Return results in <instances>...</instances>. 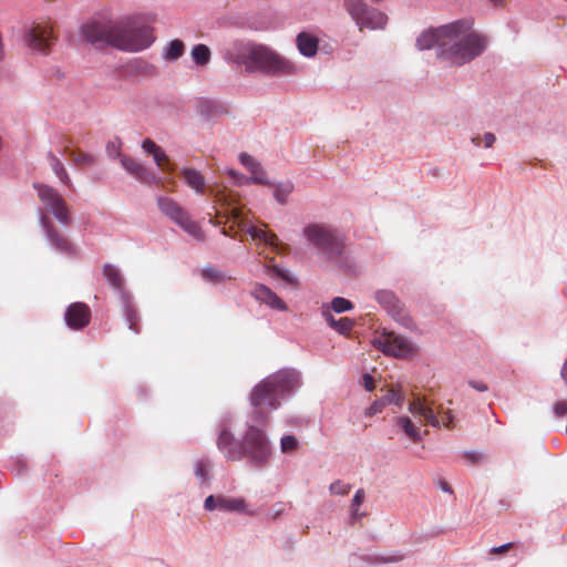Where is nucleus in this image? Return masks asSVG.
Segmentation results:
<instances>
[{"instance_id": "bb28decb", "label": "nucleus", "mask_w": 567, "mask_h": 567, "mask_svg": "<svg viewBox=\"0 0 567 567\" xmlns=\"http://www.w3.org/2000/svg\"><path fill=\"white\" fill-rule=\"evenodd\" d=\"M63 152L69 154L71 161L75 166L85 167L91 166L95 163V158L92 155L83 153L81 151L69 150V145L64 146Z\"/></svg>"}, {"instance_id": "864d4df0", "label": "nucleus", "mask_w": 567, "mask_h": 567, "mask_svg": "<svg viewBox=\"0 0 567 567\" xmlns=\"http://www.w3.org/2000/svg\"><path fill=\"white\" fill-rule=\"evenodd\" d=\"M471 141L475 146H480L482 138L480 136H473Z\"/></svg>"}, {"instance_id": "412c9836", "label": "nucleus", "mask_w": 567, "mask_h": 567, "mask_svg": "<svg viewBox=\"0 0 567 567\" xmlns=\"http://www.w3.org/2000/svg\"><path fill=\"white\" fill-rule=\"evenodd\" d=\"M296 43L302 55L312 58L318 51L319 39L309 32H300L296 38Z\"/></svg>"}, {"instance_id": "4be33fe9", "label": "nucleus", "mask_w": 567, "mask_h": 567, "mask_svg": "<svg viewBox=\"0 0 567 567\" xmlns=\"http://www.w3.org/2000/svg\"><path fill=\"white\" fill-rule=\"evenodd\" d=\"M217 502L220 511L225 512H239L248 515H256L255 512L247 509V505L244 498H233L223 495L217 496Z\"/></svg>"}, {"instance_id": "9d476101", "label": "nucleus", "mask_w": 567, "mask_h": 567, "mask_svg": "<svg viewBox=\"0 0 567 567\" xmlns=\"http://www.w3.org/2000/svg\"><path fill=\"white\" fill-rule=\"evenodd\" d=\"M409 411L414 415L423 417L427 424L434 427L441 425L447 429L453 427V415L451 411H444L441 405L437 408V411H435L432 406V402L430 403L425 396L413 394V399L409 403Z\"/></svg>"}, {"instance_id": "2f4dec72", "label": "nucleus", "mask_w": 567, "mask_h": 567, "mask_svg": "<svg viewBox=\"0 0 567 567\" xmlns=\"http://www.w3.org/2000/svg\"><path fill=\"white\" fill-rule=\"evenodd\" d=\"M405 558V554L396 550L388 555H378L370 557L368 560L372 564H395L400 563Z\"/></svg>"}, {"instance_id": "5fc2aeb1", "label": "nucleus", "mask_w": 567, "mask_h": 567, "mask_svg": "<svg viewBox=\"0 0 567 567\" xmlns=\"http://www.w3.org/2000/svg\"><path fill=\"white\" fill-rule=\"evenodd\" d=\"M230 230H233V226H230L228 230L224 229L223 234L226 235V236H230Z\"/></svg>"}, {"instance_id": "7ed1b4c3", "label": "nucleus", "mask_w": 567, "mask_h": 567, "mask_svg": "<svg viewBox=\"0 0 567 567\" xmlns=\"http://www.w3.org/2000/svg\"><path fill=\"white\" fill-rule=\"evenodd\" d=\"M299 385V375L293 370H280L256 384L249 395L254 408L251 421L266 426L269 414L280 406V399Z\"/></svg>"}, {"instance_id": "1a4fd4ad", "label": "nucleus", "mask_w": 567, "mask_h": 567, "mask_svg": "<svg viewBox=\"0 0 567 567\" xmlns=\"http://www.w3.org/2000/svg\"><path fill=\"white\" fill-rule=\"evenodd\" d=\"M157 205L159 210L179 227H182L187 234L197 240H204V233L200 226L194 221L188 213L174 199L169 197H158Z\"/></svg>"}, {"instance_id": "58836bf2", "label": "nucleus", "mask_w": 567, "mask_h": 567, "mask_svg": "<svg viewBox=\"0 0 567 567\" xmlns=\"http://www.w3.org/2000/svg\"><path fill=\"white\" fill-rule=\"evenodd\" d=\"M350 491V485L341 481H336L330 485V492L336 495H346Z\"/></svg>"}, {"instance_id": "a18cd8bd", "label": "nucleus", "mask_w": 567, "mask_h": 567, "mask_svg": "<svg viewBox=\"0 0 567 567\" xmlns=\"http://www.w3.org/2000/svg\"><path fill=\"white\" fill-rule=\"evenodd\" d=\"M468 384H470V386H472L473 389H475L480 392H485L488 390V386L482 381L471 380V381H468Z\"/></svg>"}, {"instance_id": "e433bc0d", "label": "nucleus", "mask_w": 567, "mask_h": 567, "mask_svg": "<svg viewBox=\"0 0 567 567\" xmlns=\"http://www.w3.org/2000/svg\"><path fill=\"white\" fill-rule=\"evenodd\" d=\"M298 447V440L293 435H286L281 437L280 449L282 453H289Z\"/></svg>"}, {"instance_id": "423d86ee", "label": "nucleus", "mask_w": 567, "mask_h": 567, "mask_svg": "<svg viewBox=\"0 0 567 567\" xmlns=\"http://www.w3.org/2000/svg\"><path fill=\"white\" fill-rule=\"evenodd\" d=\"M212 194L215 197V202L218 203L221 207L220 209H217V216H225L227 219H231L234 223H236L241 229H246L247 233L251 236L252 239H258L264 241L265 244L277 248L278 237L276 234L267 231L262 228H258L257 226H247L241 220V210L238 207H231L230 208V202H228L227 195L224 192H214L212 189Z\"/></svg>"}, {"instance_id": "de8ad7c7", "label": "nucleus", "mask_w": 567, "mask_h": 567, "mask_svg": "<svg viewBox=\"0 0 567 567\" xmlns=\"http://www.w3.org/2000/svg\"><path fill=\"white\" fill-rule=\"evenodd\" d=\"M514 546L513 543H507L498 547H493L492 553L493 554H504L507 553L512 547Z\"/></svg>"}, {"instance_id": "c03bdc74", "label": "nucleus", "mask_w": 567, "mask_h": 567, "mask_svg": "<svg viewBox=\"0 0 567 567\" xmlns=\"http://www.w3.org/2000/svg\"><path fill=\"white\" fill-rule=\"evenodd\" d=\"M285 512V505L282 503H278L274 506L272 512L268 514V517L272 520L277 519Z\"/></svg>"}, {"instance_id": "79ce46f5", "label": "nucleus", "mask_w": 567, "mask_h": 567, "mask_svg": "<svg viewBox=\"0 0 567 567\" xmlns=\"http://www.w3.org/2000/svg\"><path fill=\"white\" fill-rule=\"evenodd\" d=\"M204 507L207 511L219 509L217 496L210 495L205 499Z\"/></svg>"}, {"instance_id": "8fccbe9b", "label": "nucleus", "mask_w": 567, "mask_h": 567, "mask_svg": "<svg viewBox=\"0 0 567 567\" xmlns=\"http://www.w3.org/2000/svg\"><path fill=\"white\" fill-rule=\"evenodd\" d=\"M465 458L468 460L471 463H476L481 458V456L476 453H466Z\"/></svg>"}, {"instance_id": "3c124183", "label": "nucleus", "mask_w": 567, "mask_h": 567, "mask_svg": "<svg viewBox=\"0 0 567 567\" xmlns=\"http://www.w3.org/2000/svg\"><path fill=\"white\" fill-rule=\"evenodd\" d=\"M440 487L442 491L446 492V493H453V489L452 487L450 486V484L445 481H441L440 482Z\"/></svg>"}, {"instance_id": "c85d7f7f", "label": "nucleus", "mask_w": 567, "mask_h": 567, "mask_svg": "<svg viewBox=\"0 0 567 567\" xmlns=\"http://www.w3.org/2000/svg\"><path fill=\"white\" fill-rule=\"evenodd\" d=\"M103 275L114 289L121 290L123 288V277L116 267L111 264H105Z\"/></svg>"}, {"instance_id": "f3484780", "label": "nucleus", "mask_w": 567, "mask_h": 567, "mask_svg": "<svg viewBox=\"0 0 567 567\" xmlns=\"http://www.w3.org/2000/svg\"><path fill=\"white\" fill-rule=\"evenodd\" d=\"M239 159H240V163L251 174V176L249 178L241 176L240 179L238 181L239 184H246L249 182H252L256 184H261V185L269 184V181L267 178V173L261 167V165L259 163H257L250 155L243 153V154H240Z\"/></svg>"}, {"instance_id": "49530a36", "label": "nucleus", "mask_w": 567, "mask_h": 567, "mask_svg": "<svg viewBox=\"0 0 567 567\" xmlns=\"http://www.w3.org/2000/svg\"><path fill=\"white\" fill-rule=\"evenodd\" d=\"M495 135L493 133H485L482 137L485 147H492L495 143Z\"/></svg>"}, {"instance_id": "20e7f679", "label": "nucleus", "mask_w": 567, "mask_h": 567, "mask_svg": "<svg viewBox=\"0 0 567 567\" xmlns=\"http://www.w3.org/2000/svg\"><path fill=\"white\" fill-rule=\"evenodd\" d=\"M231 59L246 71H260L268 74H295L296 65L277 54L270 48L257 43H241L235 45V52L230 53Z\"/></svg>"}, {"instance_id": "f03ea898", "label": "nucleus", "mask_w": 567, "mask_h": 567, "mask_svg": "<svg viewBox=\"0 0 567 567\" xmlns=\"http://www.w3.org/2000/svg\"><path fill=\"white\" fill-rule=\"evenodd\" d=\"M82 34L92 44H109L130 52L142 51L155 40L153 29L137 16L116 21L93 18L82 25Z\"/></svg>"}, {"instance_id": "5701e85b", "label": "nucleus", "mask_w": 567, "mask_h": 567, "mask_svg": "<svg viewBox=\"0 0 567 567\" xmlns=\"http://www.w3.org/2000/svg\"><path fill=\"white\" fill-rule=\"evenodd\" d=\"M181 176L183 177L187 186L193 188L195 192L199 194L205 193V178L198 171L194 168H183L181 171Z\"/></svg>"}, {"instance_id": "f257e3e1", "label": "nucleus", "mask_w": 567, "mask_h": 567, "mask_svg": "<svg viewBox=\"0 0 567 567\" xmlns=\"http://www.w3.org/2000/svg\"><path fill=\"white\" fill-rule=\"evenodd\" d=\"M473 23L458 20L423 32L416 40L420 50L437 49V55L462 65L481 55L487 44L484 35L473 31Z\"/></svg>"}, {"instance_id": "09e8293b", "label": "nucleus", "mask_w": 567, "mask_h": 567, "mask_svg": "<svg viewBox=\"0 0 567 567\" xmlns=\"http://www.w3.org/2000/svg\"><path fill=\"white\" fill-rule=\"evenodd\" d=\"M363 385L367 391H372L374 389V380L370 374L363 375Z\"/></svg>"}, {"instance_id": "6e6d98bb", "label": "nucleus", "mask_w": 567, "mask_h": 567, "mask_svg": "<svg viewBox=\"0 0 567 567\" xmlns=\"http://www.w3.org/2000/svg\"><path fill=\"white\" fill-rule=\"evenodd\" d=\"M494 4L499 6L503 4L505 0H491Z\"/></svg>"}, {"instance_id": "6ab92c4d", "label": "nucleus", "mask_w": 567, "mask_h": 567, "mask_svg": "<svg viewBox=\"0 0 567 567\" xmlns=\"http://www.w3.org/2000/svg\"><path fill=\"white\" fill-rule=\"evenodd\" d=\"M121 164L127 173L143 183H152L155 181L154 174L133 157L122 156Z\"/></svg>"}, {"instance_id": "37998d69", "label": "nucleus", "mask_w": 567, "mask_h": 567, "mask_svg": "<svg viewBox=\"0 0 567 567\" xmlns=\"http://www.w3.org/2000/svg\"><path fill=\"white\" fill-rule=\"evenodd\" d=\"M554 412L557 416H564L567 414V402L558 401L554 406Z\"/></svg>"}, {"instance_id": "9b49d317", "label": "nucleus", "mask_w": 567, "mask_h": 567, "mask_svg": "<svg viewBox=\"0 0 567 567\" xmlns=\"http://www.w3.org/2000/svg\"><path fill=\"white\" fill-rule=\"evenodd\" d=\"M58 37L50 22L32 23L24 32V42L31 50L49 53Z\"/></svg>"}, {"instance_id": "cd10ccee", "label": "nucleus", "mask_w": 567, "mask_h": 567, "mask_svg": "<svg viewBox=\"0 0 567 567\" xmlns=\"http://www.w3.org/2000/svg\"><path fill=\"white\" fill-rule=\"evenodd\" d=\"M323 316L326 317L329 326L342 334L350 332L353 328L354 322L349 318H340L337 320L329 312H323Z\"/></svg>"}, {"instance_id": "dca6fc26", "label": "nucleus", "mask_w": 567, "mask_h": 567, "mask_svg": "<svg viewBox=\"0 0 567 567\" xmlns=\"http://www.w3.org/2000/svg\"><path fill=\"white\" fill-rule=\"evenodd\" d=\"M91 319V310L87 305L83 302L71 303L65 311V322L74 330H80L86 327Z\"/></svg>"}, {"instance_id": "f8f14e48", "label": "nucleus", "mask_w": 567, "mask_h": 567, "mask_svg": "<svg viewBox=\"0 0 567 567\" xmlns=\"http://www.w3.org/2000/svg\"><path fill=\"white\" fill-rule=\"evenodd\" d=\"M40 200L63 225L71 224V215L62 196L52 187L44 184H34Z\"/></svg>"}, {"instance_id": "393cba45", "label": "nucleus", "mask_w": 567, "mask_h": 567, "mask_svg": "<svg viewBox=\"0 0 567 567\" xmlns=\"http://www.w3.org/2000/svg\"><path fill=\"white\" fill-rule=\"evenodd\" d=\"M48 161L52 168V171L55 173L56 177L68 187H72V182L69 177V174L62 164V162L59 159L58 156H55L52 152L48 153Z\"/></svg>"}, {"instance_id": "ea45409f", "label": "nucleus", "mask_w": 567, "mask_h": 567, "mask_svg": "<svg viewBox=\"0 0 567 567\" xmlns=\"http://www.w3.org/2000/svg\"><path fill=\"white\" fill-rule=\"evenodd\" d=\"M363 499H364L363 489H358L352 499L353 515H357V511H358L359 506L363 503Z\"/></svg>"}, {"instance_id": "ddd939ff", "label": "nucleus", "mask_w": 567, "mask_h": 567, "mask_svg": "<svg viewBox=\"0 0 567 567\" xmlns=\"http://www.w3.org/2000/svg\"><path fill=\"white\" fill-rule=\"evenodd\" d=\"M372 344L383 353L405 358L415 352L414 346L394 332H384L372 339Z\"/></svg>"}, {"instance_id": "603ef678", "label": "nucleus", "mask_w": 567, "mask_h": 567, "mask_svg": "<svg viewBox=\"0 0 567 567\" xmlns=\"http://www.w3.org/2000/svg\"><path fill=\"white\" fill-rule=\"evenodd\" d=\"M561 377L567 382V360L565 361L563 369H561Z\"/></svg>"}, {"instance_id": "0eeeda50", "label": "nucleus", "mask_w": 567, "mask_h": 567, "mask_svg": "<svg viewBox=\"0 0 567 567\" xmlns=\"http://www.w3.org/2000/svg\"><path fill=\"white\" fill-rule=\"evenodd\" d=\"M252 422L243 436L241 449L244 457L257 466L264 465L270 456V445L262 429Z\"/></svg>"}, {"instance_id": "a19ab883", "label": "nucleus", "mask_w": 567, "mask_h": 567, "mask_svg": "<svg viewBox=\"0 0 567 567\" xmlns=\"http://www.w3.org/2000/svg\"><path fill=\"white\" fill-rule=\"evenodd\" d=\"M385 405L386 404L383 401V399L378 400V401L373 402L371 404V406L367 410V414L368 415H373V414L380 413Z\"/></svg>"}, {"instance_id": "4468645a", "label": "nucleus", "mask_w": 567, "mask_h": 567, "mask_svg": "<svg viewBox=\"0 0 567 567\" xmlns=\"http://www.w3.org/2000/svg\"><path fill=\"white\" fill-rule=\"evenodd\" d=\"M375 299L400 324L406 329L415 328L412 317L392 291L380 290L375 293Z\"/></svg>"}, {"instance_id": "72a5a7b5", "label": "nucleus", "mask_w": 567, "mask_h": 567, "mask_svg": "<svg viewBox=\"0 0 567 567\" xmlns=\"http://www.w3.org/2000/svg\"><path fill=\"white\" fill-rule=\"evenodd\" d=\"M125 316H126V321L128 323V328L136 333L140 332V317H138L137 311L133 307L127 306Z\"/></svg>"}, {"instance_id": "39448f33", "label": "nucleus", "mask_w": 567, "mask_h": 567, "mask_svg": "<svg viewBox=\"0 0 567 567\" xmlns=\"http://www.w3.org/2000/svg\"><path fill=\"white\" fill-rule=\"evenodd\" d=\"M303 235L330 259L341 256L344 251L346 244L343 238L329 226L320 224L308 225L303 229Z\"/></svg>"}, {"instance_id": "a211bd4d", "label": "nucleus", "mask_w": 567, "mask_h": 567, "mask_svg": "<svg viewBox=\"0 0 567 567\" xmlns=\"http://www.w3.org/2000/svg\"><path fill=\"white\" fill-rule=\"evenodd\" d=\"M142 148L146 154L153 156L155 164L163 171H166L168 173L174 172V164L171 163L164 150L161 146H158L154 141H152L151 138H145L142 143Z\"/></svg>"}, {"instance_id": "6e6552de", "label": "nucleus", "mask_w": 567, "mask_h": 567, "mask_svg": "<svg viewBox=\"0 0 567 567\" xmlns=\"http://www.w3.org/2000/svg\"><path fill=\"white\" fill-rule=\"evenodd\" d=\"M344 7L360 31L383 29L388 22V17L383 12L369 7L363 0H344Z\"/></svg>"}, {"instance_id": "473e14b6", "label": "nucleus", "mask_w": 567, "mask_h": 567, "mask_svg": "<svg viewBox=\"0 0 567 567\" xmlns=\"http://www.w3.org/2000/svg\"><path fill=\"white\" fill-rule=\"evenodd\" d=\"M382 399L386 405L395 404L401 408L404 403V395L401 391V388L389 389Z\"/></svg>"}, {"instance_id": "c9c22d12", "label": "nucleus", "mask_w": 567, "mask_h": 567, "mask_svg": "<svg viewBox=\"0 0 567 567\" xmlns=\"http://www.w3.org/2000/svg\"><path fill=\"white\" fill-rule=\"evenodd\" d=\"M292 185L290 183H287V184H284V185H278L275 189V198L280 203V204H286L287 203V197L289 196V194L292 192Z\"/></svg>"}, {"instance_id": "c756f323", "label": "nucleus", "mask_w": 567, "mask_h": 567, "mask_svg": "<svg viewBox=\"0 0 567 567\" xmlns=\"http://www.w3.org/2000/svg\"><path fill=\"white\" fill-rule=\"evenodd\" d=\"M184 51L185 45L183 41L175 39L167 44L164 58L169 61H175L183 55Z\"/></svg>"}, {"instance_id": "f704fd0d", "label": "nucleus", "mask_w": 567, "mask_h": 567, "mask_svg": "<svg viewBox=\"0 0 567 567\" xmlns=\"http://www.w3.org/2000/svg\"><path fill=\"white\" fill-rule=\"evenodd\" d=\"M331 308L333 311L340 313L348 310H351L353 308V305L350 300L342 298V297H336L331 301Z\"/></svg>"}, {"instance_id": "2eb2a0df", "label": "nucleus", "mask_w": 567, "mask_h": 567, "mask_svg": "<svg viewBox=\"0 0 567 567\" xmlns=\"http://www.w3.org/2000/svg\"><path fill=\"white\" fill-rule=\"evenodd\" d=\"M217 446L228 461L236 462L244 458L241 441H237L228 429L220 430Z\"/></svg>"}, {"instance_id": "a878e982", "label": "nucleus", "mask_w": 567, "mask_h": 567, "mask_svg": "<svg viewBox=\"0 0 567 567\" xmlns=\"http://www.w3.org/2000/svg\"><path fill=\"white\" fill-rule=\"evenodd\" d=\"M396 425L404 432V434L413 442L421 441L420 429L408 416L396 417Z\"/></svg>"}, {"instance_id": "4c0bfd02", "label": "nucleus", "mask_w": 567, "mask_h": 567, "mask_svg": "<svg viewBox=\"0 0 567 567\" xmlns=\"http://www.w3.org/2000/svg\"><path fill=\"white\" fill-rule=\"evenodd\" d=\"M209 471H210V464H209L208 461L199 460L196 463L195 474L202 481H207L208 480Z\"/></svg>"}, {"instance_id": "4d7b16f0", "label": "nucleus", "mask_w": 567, "mask_h": 567, "mask_svg": "<svg viewBox=\"0 0 567 567\" xmlns=\"http://www.w3.org/2000/svg\"><path fill=\"white\" fill-rule=\"evenodd\" d=\"M277 274H278L281 278H286V277L284 276V274L281 272V270L277 269Z\"/></svg>"}, {"instance_id": "b1692460", "label": "nucleus", "mask_w": 567, "mask_h": 567, "mask_svg": "<svg viewBox=\"0 0 567 567\" xmlns=\"http://www.w3.org/2000/svg\"><path fill=\"white\" fill-rule=\"evenodd\" d=\"M41 220L52 245L59 250L66 251L70 247L68 239L53 227L45 216H43Z\"/></svg>"}, {"instance_id": "13d9d810", "label": "nucleus", "mask_w": 567, "mask_h": 567, "mask_svg": "<svg viewBox=\"0 0 567 567\" xmlns=\"http://www.w3.org/2000/svg\"><path fill=\"white\" fill-rule=\"evenodd\" d=\"M229 174H230L231 176H234V177H236V176H237V174H236L234 171H231Z\"/></svg>"}, {"instance_id": "aec40b11", "label": "nucleus", "mask_w": 567, "mask_h": 567, "mask_svg": "<svg viewBox=\"0 0 567 567\" xmlns=\"http://www.w3.org/2000/svg\"><path fill=\"white\" fill-rule=\"evenodd\" d=\"M252 296L260 302L266 303L272 309L285 311L287 305L265 285H257L252 290Z\"/></svg>"}, {"instance_id": "7c9ffc66", "label": "nucleus", "mask_w": 567, "mask_h": 567, "mask_svg": "<svg viewBox=\"0 0 567 567\" xmlns=\"http://www.w3.org/2000/svg\"><path fill=\"white\" fill-rule=\"evenodd\" d=\"M192 58L197 65L204 66L210 60V51L205 44H197L192 49Z\"/></svg>"}]
</instances>
